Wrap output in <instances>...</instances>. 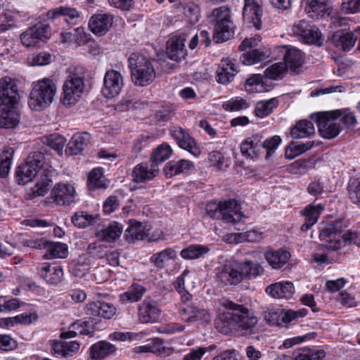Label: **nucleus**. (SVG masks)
I'll return each mask as SVG.
<instances>
[{
	"mask_svg": "<svg viewBox=\"0 0 360 360\" xmlns=\"http://www.w3.org/2000/svg\"><path fill=\"white\" fill-rule=\"evenodd\" d=\"M45 163V157L41 152H33L29 154L25 163L18 167L17 181L20 184L30 182L42 171Z\"/></svg>",
	"mask_w": 360,
	"mask_h": 360,
	"instance_id": "6",
	"label": "nucleus"
},
{
	"mask_svg": "<svg viewBox=\"0 0 360 360\" xmlns=\"http://www.w3.org/2000/svg\"><path fill=\"white\" fill-rule=\"evenodd\" d=\"M210 19V22L214 25L213 41L215 43H222L233 36L235 26L228 6H222L213 9Z\"/></svg>",
	"mask_w": 360,
	"mask_h": 360,
	"instance_id": "4",
	"label": "nucleus"
},
{
	"mask_svg": "<svg viewBox=\"0 0 360 360\" xmlns=\"http://www.w3.org/2000/svg\"><path fill=\"white\" fill-rule=\"evenodd\" d=\"M238 72V68L235 63L229 59H222L217 70V81L222 84H226L233 81Z\"/></svg>",
	"mask_w": 360,
	"mask_h": 360,
	"instance_id": "21",
	"label": "nucleus"
},
{
	"mask_svg": "<svg viewBox=\"0 0 360 360\" xmlns=\"http://www.w3.org/2000/svg\"><path fill=\"white\" fill-rule=\"evenodd\" d=\"M268 56L269 53L267 52L262 51L258 49H252L243 53L240 56V60L245 65H252L264 60Z\"/></svg>",
	"mask_w": 360,
	"mask_h": 360,
	"instance_id": "47",
	"label": "nucleus"
},
{
	"mask_svg": "<svg viewBox=\"0 0 360 360\" xmlns=\"http://www.w3.org/2000/svg\"><path fill=\"white\" fill-rule=\"evenodd\" d=\"M75 198V189L70 184H57L51 192V200L58 205H69Z\"/></svg>",
	"mask_w": 360,
	"mask_h": 360,
	"instance_id": "12",
	"label": "nucleus"
},
{
	"mask_svg": "<svg viewBox=\"0 0 360 360\" xmlns=\"http://www.w3.org/2000/svg\"><path fill=\"white\" fill-rule=\"evenodd\" d=\"M210 251V248L202 245H191L183 249L180 255L184 259H196L203 257Z\"/></svg>",
	"mask_w": 360,
	"mask_h": 360,
	"instance_id": "42",
	"label": "nucleus"
},
{
	"mask_svg": "<svg viewBox=\"0 0 360 360\" xmlns=\"http://www.w3.org/2000/svg\"><path fill=\"white\" fill-rule=\"evenodd\" d=\"M54 174V170L51 167H45L42 171L39 172L40 176L39 179L37 180L33 193L35 195L41 196L44 195L51 186L52 183V176Z\"/></svg>",
	"mask_w": 360,
	"mask_h": 360,
	"instance_id": "30",
	"label": "nucleus"
},
{
	"mask_svg": "<svg viewBox=\"0 0 360 360\" xmlns=\"http://www.w3.org/2000/svg\"><path fill=\"white\" fill-rule=\"evenodd\" d=\"M123 84L122 76L118 71L108 70L104 77L101 92L104 97L112 98L120 93Z\"/></svg>",
	"mask_w": 360,
	"mask_h": 360,
	"instance_id": "11",
	"label": "nucleus"
},
{
	"mask_svg": "<svg viewBox=\"0 0 360 360\" xmlns=\"http://www.w3.org/2000/svg\"><path fill=\"white\" fill-rule=\"evenodd\" d=\"M127 232L132 239L144 240L149 235V229L138 221L130 220V225L127 228Z\"/></svg>",
	"mask_w": 360,
	"mask_h": 360,
	"instance_id": "44",
	"label": "nucleus"
},
{
	"mask_svg": "<svg viewBox=\"0 0 360 360\" xmlns=\"http://www.w3.org/2000/svg\"><path fill=\"white\" fill-rule=\"evenodd\" d=\"M218 280L226 285H237L242 281L240 262H231L218 269Z\"/></svg>",
	"mask_w": 360,
	"mask_h": 360,
	"instance_id": "13",
	"label": "nucleus"
},
{
	"mask_svg": "<svg viewBox=\"0 0 360 360\" xmlns=\"http://www.w3.org/2000/svg\"><path fill=\"white\" fill-rule=\"evenodd\" d=\"M56 85L49 78L32 83L28 105L34 110H41L51 105L56 93Z\"/></svg>",
	"mask_w": 360,
	"mask_h": 360,
	"instance_id": "3",
	"label": "nucleus"
},
{
	"mask_svg": "<svg viewBox=\"0 0 360 360\" xmlns=\"http://www.w3.org/2000/svg\"><path fill=\"white\" fill-rule=\"evenodd\" d=\"M247 102L242 98L236 97L224 103L223 108L227 111H237L248 108Z\"/></svg>",
	"mask_w": 360,
	"mask_h": 360,
	"instance_id": "62",
	"label": "nucleus"
},
{
	"mask_svg": "<svg viewBox=\"0 0 360 360\" xmlns=\"http://www.w3.org/2000/svg\"><path fill=\"white\" fill-rule=\"evenodd\" d=\"M177 258V251L172 248H167L153 254L150 262L158 269H164L169 261H175Z\"/></svg>",
	"mask_w": 360,
	"mask_h": 360,
	"instance_id": "29",
	"label": "nucleus"
},
{
	"mask_svg": "<svg viewBox=\"0 0 360 360\" xmlns=\"http://www.w3.org/2000/svg\"><path fill=\"white\" fill-rule=\"evenodd\" d=\"M339 111L331 110L316 113L311 115L318 125L320 134L326 139H333L340 133V124L338 119L340 118Z\"/></svg>",
	"mask_w": 360,
	"mask_h": 360,
	"instance_id": "8",
	"label": "nucleus"
},
{
	"mask_svg": "<svg viewBox=\"0 0 360 360\" xmlns=\"http://www.w3.org/2000/svg\"><path fill=\"white\" fill-rule=\"evenodd\" d=\"M245 4L243 10V20L251 24L257 30L262 28V16L263 9L262 0H244Z\"/></svg>",
	"mask_w": 360,
	"mask_h": 360,
	"instance_id": "10",
	"label": "nucleus"
},
{
	"mask_svg": "<svg viewBox=\"0 0 360 360\" xmlns=\"http://www.w3.org/2000/svg\"><path fill=\"white\" fill-rule=\"evenodd\" d=\"M112 22L113 16L111 14L98 13L91 16L89 27L94 34L103 36L108 32Z\"/></svg>",
	"mask_w": 360,
	"mask_h": 360,
	"instance_id": "16",
	"label": "nucleus"
},
{
	"mask_svg": "<svg viewBox=\"0 0 360 360\" xmlns=\"http://www.w3.org/2000/svg\"><path fill=\"white\" fill-rule=\"evenodd\" d=\"M105 252V247L100 242L91 243L87 247L88 254L96 258H103Z\"/></svg>",
	"mask_w": 360,
	"mask_h": 360,
	"instance_id": "64",
	"label": "nucleus"
},
{
	"mask_svg": "<svg viewBox=\"0 0 360 360\" xmlns=\"http://www.w3.org/2000/svg\"><path fill=\"white\" fill-rule=\"evenodd\" d=\"M88 182L89 189L91 190L105 187L101 170L100 169H93L89 175Z\"/></svg>",
	"mask_w": 360,
	"mask_h": 360,
	"instance_id": "58",
	"label": "nucleus"
},
{
	"mask_svg": "<svg viewBox=\"0 0 360 360\" xmlns=\"http://www.w3.org/2000/svg\"><path fill=\"white\" fill-rule=\"evenodd\" d=\"M79 16V13L75 8L68 6L57 7L46 13L48 19L54 20L63 17L64 20L68 24H76Z\"/></svg>",
	"mask_w": 360,
	"mask_h": 360,
	"instance_id": "27",
	"label": "nucleus"
},
{
	"mask_svg": "<svg viewBox=\"0 0 360 360\" xmlns=\"http://www.w3.org/2000/svg\"><path fill=\"white\" fill-rule=\"evenodd\" d=\"M324 210V205L322 204L309 205L303 210V215L305 217V222L302 224L301 229L307 231L316 223L319 215Z\"/></svg>",
	"mask_w": 360,
	"mask_h": 360,
	"instance_id": "32",
	"label": "nucleus"
},
{
	"mask_svg": "<svg viewBox=\"0 0 360 360\" xmlns=\"http://www.w3.org/2000/svg\"><path fill=\"white\" fill-rule=\"evenodd\" d=\"M302 40L307 44H314L318 46L322 44L321 33L318 27L311 25L309 23L304 35L302 37Z\"/></svg>",
	"mask_w": 360,
	"mask_h": 360,
	"instance_id": "55",
	"label": "nucleus"
},
{
	"mask_svg": "<svg viewBox=\"0 0 360 360\" xmlns=\"http://www.w3.org/2000/svg\"><path fill=\"white\" fill-rule=\"evenodd\" d=\"M307 314V310L305 309H300L296 311L291 309L286 311L282 310L281 321L285 323H289L295 321L298 318L305 316Z\"/></svg>",
	"mask_w": 360,
	"mask_h": 360,
	"instance_id": "61",
	"label": "nucleus"
},
{
	"mask_svg": "<svg viewBox=\"0 0 360 360\" xmlns=\"http://www.w3.org/2000/svg\"><path fill=\"white\" fill-rule=\"evenodd\" d=\"M51 37V29L49 24L38 22L22 32L20 35V40L23 46L35 48L49 40Z\"/></svg>",
	"mask_w": 360,
	"mask_h": 360,
	"instance_id": "7",
	"label": "nucleus"
},
{
	"mask_svg": "<svg viewBox=\"0 0 360 360\" xmlns=\"http://www.w3.org/2000/svg\"><path fill=\"white\" fill-rule=\"evenodd\" d=\"M84 76L82 73L72 72L63 84V103L70 105L77 101L84 89Z\"/></svg>",
	"mask_w": 360,
	"mask_h": 360,
	"instance_id": "9",
	"label": "nucleus"
},
{
	"mask_svg": "<svg viewBox=\"0 0 360 360\" xmlns=\"http://www.w3.org/2000/svg\"><path fill=\"white\" fill-rule=\"evenodd\" d=\"M158 172L159 170L153 166L149 167L146 163H141L134 167L132 176L134 181L142 183L153 179Z\"/></svg>",
	"mask_w": 360,
	"mask_h": 360,
	"instance_id": "34",
	"label": "nucleus"
},
{
	"mask_svg": "<svg viewBox=\"0 0 360 360\" xmlns=\"http://www.w3.org/2000/svg\"><path fill=\"white\" fill-rule=\"evenodd\" d=\"M240 270L242 281L245 278H255L263 273L262 266L259 263L250 260L240 262Z\"/></svg>",
	"mask_w": 360,
	"mask_h": 360,
	"instance_id": "37",
	"label": "nucleus"
},
{
	"mask_svg": "<svg viewBox=\"0 0 360 360\" xmlns=\"http://www.w3.org/2000/svg\"><path fill=\"white\" fill-rule=\"evenodd\" d=\"M245 216L240 212V207L235 200L222 202V220L226 223H236Z\"/></svg>",
	"mask_w": 360,
	"mask_h": 360,
	"instance_id": "23",
	"label": "nucleus"
},
{
	"mask_svg": "<svg viewBox=\"0 0 360 360\" xmlns=\"http://www.w3.org/2000/svg\"><path fill=\"white\" fill-rule=\"evenodd\" d=\"M38 274L47 283L56 285L62 281L63 271L60 266L44 264L38 268Z\"/></svg>",
	"mask_w": 360,
	"mask_h": 360,
	"instance_id": "25",
	"label": "nucleus"
},
{
	"mask_svg": "<svg viewBox=\"0 0 360 360\" xmlns=\"http://www.w3.org/2000/svg\"><path fill=\"white\" fill-rule=\"evenodd\" d=\"M223 306L229 310L225 314V319L230 320L237 330L244 335H255L257 333L258 318L248 307L229 300L225 301Z\"/></svg>",
	"mask_w": 360,
	"mask_h": 360,
	"instance_id": "1",
	"label": "nucleus"
},
{
	"mask_svg": "<svg viewBox=\"0 0 360 360\" xmlns=\"http://www.w3.org/2000/svg\"><path fill=\"white\" fill-rule=\"evenodd\" d=\"M128 61L131 79L136 85L147 86L154 80L155 71L150 60L146 56L139 53H133Z\"/></svg>",
	"mask_w": 360,
	"mask_h": 360,
	"instance_id": "5",
	"label": "nucleus"
},
{
	"mask_svg": "<svg viewBox=\"0 0 360 360\" xmlns=\"http://www.w3.org/2000/svg\"><path fill=\"white\" fill-rule=\"evenodd\" d=\"M70 328L69 331L61 333V338H72L77 334L92 335L95 330V324L93 320L89 319L88 321L75 322L70 326Z\"/></svg>",
	"mask_w": 360,
	"mask_h": 360,
	"instance_id": "24",
	"label": "nucleus"
},
{
	"mask_svg": "<svg viewBox=\"0 0 360 360\" xmlns=\"http://www.w3.org/2000/svg\"><path fill=\"white\" fill-rule=\"evenodd\" d=\"M53 58L49 52L41 51L31 54L27 58V63L32 66H44L50 64Z\"/></svg>",
	"mask_w": 360,
	"mask_h": 360,
	"instance_id": "50",
	"label": "nucleus"
},
{
	"mask_svg": "<svg viewBox=\"0 0 360 360\" xmlns=\"http://www.w3.org/2000/svg\"><path fill=\"white\" fill-rule=\"evenodd\" d=\"M186 37L184 35H179L172 38L167 42V55L173 60L180 61L185 58L187 51L185 48Z\"/></svg>",
	"mask_w": 360,
	"mask_h": 360,
	"instance_id": "19",
	"label": "nucleus"
},
{
	"mask_svg": "<svg viewBox=\"0 0 360 360\" xmlns=\"http://www.w3.org/2000/svg\"><path fill=\"white\" fill-rule=\"evenodd\" d=\"M358 38V32H344L338 31L331 36V41L334 46L344 51H349L355 44Z\"/></svg>",
	"mask_w": 360,
	"mask_h": 360,
	"instance_id": "22",
	"label": "nucleus"
},
{
	"mask_svg": "<svg viewBox=\"0 0 360 360\" xmlns=\"http://www.w3.org/2000/svg\"><path fill=\"white\" fill-rule=\"evenodd\" d=\"M172 150L167 143H162L155 148L150 158L153 163L159 164L167 160L172 155Z\"/></svg>",
	"mask_w": 360,
	"mask_h": 360,
	"instance_id": "52",
	"label": "nucleus"
},
{
	"mask_svg": "<svg viewBox=\"0 0 360 360\" xmlns=\"http://www.w3.org/2000/svg\"><path fill=\"white\" fill-rule=\"evenodd\" d=\"M315 129L311 122L301 120L291 129V136L294 139H304L314 134Z\"/></svg>",
	"mask_w": 360,
	"mask_h": 360,
	"instance_id": "41",
	"label": "nucleus"
},
{
	"mask_svg": "<svg viewBox=\"0 0 360 360\" xmlns=\"http://www.w3.org/2000/svg\"><path fill=\"white\" fill-rule=\"evenodd\" d=\"M44 143L60 153L65 145L66 139L61 135L53 134L46 136Z\"/></svg>",
	"mask_w": 360,
	"mask_h": 360,
	"instance_id": "57",
	"label": "nucleus"
},
{
	"mask_svg": "<svg viewBox=\"0 0 360 360\" xmlns=\"http://www.w3.org/2000/svg\"><path fill=\"white\" fill-rule=\"evenodd\" d=\"M314 145L313 141H307L306 143L290 144L285 150V155L286 158L293 159L295 157L309 150Z\"/></svg>",
	"mask_w": 360,
	"mask_h": 360,
	"instance_id": "49",
	"label": "nucleus"
},
{
	"mask_svg": "<svg viewBox=\"0 0 360 360\" xmlns=\"http://www.w3.org/2000/svg\"><path fill=\"white\" fill-rule=\"evenodd\" d=\"M145 289L139 285H131L127 292L120 295V297L123 302H134L141 299Z\"/></svg>",
	"mask_w": 360,
	"mask_h": 360,
	"instance_id": "48",
	"label": "nucleus"
},
{
	"mask_svg": "<svg viewBox=\"0 0 360 360\" xmlns=\"http://www.w3.org/2000/svg\"><path fill=\"white\" fill-rule=\"evenodd\" d=\"M116 350L115 345L106 341H99L91 347V355L93 359L105 358Z\"/></svg>",
	"mask_w": 360,
	"mask_h": 360,
	"instance_id": "39",
	"label": "nucleus"
},
{
	"mask_svg": "<svg viewBox=\"0 0 360 360\" xmlns=\"http://www.w3.org/2000/svg\"><path fill=\"white\" fill-rule=\"evenodd\" d=\"M45 249L46 252L44 255V258L46 259L65 258L68 255L67 245L62 243H49L47 241Z\"/></svg>",
	"mask_w": 360,
	"mask_h": 360,
	"instance_id": "38",
	"label": "nucleus"
},
{
	"mask_svg": "<svg viewBox=\"0 0 360 360\" xmlns=\"http://www.w3.org/2000/svg\"><path fill=\"white\" fill-rule=\"evenodd\" d=\"M94 221V217L86 212H77L72 217V222L79 228H85Z\"/></svg>",
	"mask_w": 360,
	"mask_h": 360,
	"instance_id": "56",
	"label": "nucleus"
},
{
	"mask_svg": "<svg viewBox=\"0 0 360 360\" xmlns=\"http://www.w3.org/2000/svg\"><path fill=\"white\" fill-rule=\"evenodd\" d=\"M293 355L295 360H322L326 356V352L323 349L303 347L295 351Z\"/></svg>",
	"mask_w": 360,
	"mask_h": 360,
	"instance_id": "40",
	"label": "nucleus"
},
{
	"mask_svg": "<svg viewBox=\"0 0 360 360\" xmlns=\"http://www.w3.org/2000/svg\"><path fill=\"white\" fill-rule=\"evenodd\" d=\"M290 257V252L284 250H269L265 253V259L273 269L281 268Z\"/></svg>",
	"mask_w": 360,
	"mask_h": 360,
	"instance_id": "35",
	"label": "nucleus"
},
{
	"mask_svg": "<svg viewBox=\"0 0 360 360\" xmlns=\"http://www.w3.org/2000/svg\"><path fill=\"white\" fill-rule=\"evenodd\" d=\"M17 27V20L11 11L0 14V34Z\"/></svg>",
	"mask_w": 360,
	"mask_h": 360,
	"instance_id": "54",
	"label": "nucleus"
},
{
	"mask_svg": "<svg viewBox=\"0 0 360 360\" xmlns=\"http://www.w3.org/2000/svg\"><path fill=\"white\" fill-rule=\"evenodd\" d=\"M262 232L255 229H252L243 233L234 234L233 236H231V237H234V241L236 243H240L243 240L257 242L262 238Z\"/></svg>",
	"mask_w": 360,
	"mask_h": 360,
	"instance_id": "59",
	"label": "nucleus"
},
{
	"mask_svg": "<svg viewBox=\"0 0 360 360\" xmlns=\"http://www.w3.org/2000/svg\"><path fill=\"white\" fill-rule=\"evenodd\" d=\"M343 221L341 219L322 224L319 228V237L321 240L328 242L329 248L333 250L340 249L342 244L360 246V233L347 231L341 235Z\"/></svg>",
	"mask_w": 360,
	"mask_h": 360,
	"instance_id": "2",
	"label": "nucleus"
},
{
	"mask_svg": "<svg viewBox=\"0 0 360 360\" xmlns=\"http://www.w3.org/2000/svg\"><path fill=\"white\" fill-rule=\"evenodd\" d=\"M188 273L185 270L181 276L176 278L174 283L175 290L181 295V301L184 304L188 303L191 299L192 295L185 288V276Z\"/></svg>",
	"mask_w": 360,
	"mask_h": 360,
	"instance_id": "51",
	"label": "nucleus"
},
{
	"mask_svg": "<svg viewBox=\"0 0 360 360\" xmlns=\"http://www.w3.org/2000/svg\"><path fill=\"white\" fill-rule=\"evenodd\" d=\"M348 194L351 201L360 207V179H354L349 182Z\"/></svg>",
	"mask_w": 360,
	"mask_h": 360,
	"instance_id": "60",
	"label": "nucleus"
},
{
	"mask_svg": "<svg viewBox=\"0 0 360 360\" xmlns=\"http://www.w3.org/2000/svg\"><path fill=\"white\" fill-rule=\"evenodd\" d=\"M14 150L6 147L0 153V177H6L10 172Z\"/></svg>",
	"mask_w": 360,
	"mask_h": 360,
	"instance_id": "45",
	"label": "nucleus"
},
{
	"mask_svg": "<svg viewBox=\"0 0 360 360\" xmlns=\"http://www.w3.org/2000/svg\"><path fill=\"white\" fill-rule=\"evenodd\" d=\"M171 134L180 148L188 151L195 157L200 154V150L195 140L184 129H175Z\"/></svg>",
	"mask_w": 360,
	"mask_h": 360,
	"instance_id": "18",
	"label": "nucleus"
},
{
	"mask_svg": "<svg viewBox=\"0 0 360 360\" xmlns=\"http://www.w3.org/2000/svg\"><path fill=\"white\" fill-rule=\"evenodd\" d=\"M281 142V139L279 136H274L261 143V148H265L267 150L266 158L271 156V151L276 150Z\"/></svg>",
	"mask_w": 360,
	"mask_h": 360,
	"instance_id": "63",
	"label": "nucleus"
},
{
	"mask_svg": "<svg viewBox=\"0 0 360 360\" xmlns=\"http://www.w3.org/2000/svg\"><path fill=\"white\" fill-rule=\"evenodd\" d=\"M160 312L156 302L144 300L139 308V318L141 323H154L158 320Z\"/></svg>",
	"mask_w": 360,
	"mask_h": 360,
	"instance_id": "20",
	"label": "nucleus"
},
{
	"mask_svg": "<svg viewBox=\"0 0 360 360\" xmlns=\"http://www.w3.org/2000/svg\"><path fill=\"white\" fill-rule=\"evenodd\" d=\"M294 291V285L289 281L277 282L266 288V292L276 299L289 298L292 295Z\"/></svg>",
	"mask_w": 360,
	"mask_h": 360,
	"instance_id": "28",
	"label": "nucleus"
},
{
	"mask_svg": "<svg viewBox=\"0 0 360 360\" xmlns=\"http://www.w3.org/2000/svg\"><path fill=\"white\" fill-rule=\"evenodd\" d=\"M261 141L257 136H252L243 141L240 145V151L247 157L255 158L260 153Z\"/></svg>",
	"mask_w": 360,
	"mask_h": 360,
	"instance_id": "36",
	"label": "nucleus"
},
{
	"mask_svg": "<svg viewBox=\"0 0 360 360\" xmlns=\"http://www.w3.org/2000/svg\"><path fill=\"white\" fill-rule=\"evenodd\" d=\"M18 103L0 101V128L12 129L20 120L15 107Z\"/></svg>",
	"mask_w": 360,
	"mask_h": 360,
	"instance_id": "15",
	"label": "nucleus"
},
{
	"mask_svg": "<svg viewBox=\"0 0 360 360\" xmlns=\"http://www.w3.org/2000/svg\"><path fill=\"white\" fill-rule=\"evenodd\" d=\"M304 10L311 18L319 19L320 17L328 14V0H310L307 1Z\"/></svg>",
	"mask_w": 360,
	"mask_h": 360,
	"instance_id": "31",
	"label": "nucleus"
},
{
	"mask_svg": "<svg viewBox=\"0 0 360 360\" xmlns=\"http://www.w3.org/2000/svg\"><path fill=\"white\" fill-rule=\"evenodd\" d=\"M122 226L116 221H112L108 225L98 228L96 236L101 240L111 243L119 238L122 232Z\"/></svg>",
	"mask_w": 360,
	"mask_h": 360,
	"instance_id": "26",
	"label": "nucleus"
},
{
	"mask_svg": "<svg viewBox=\"0 0 360 360\" xmlns=\"http://www.w3.org/2000/svg\"><path fill=\"white\" fill-rule=\"evenodd\" d=\"M287 72L286 66L283 63H276L264 71L265 77L270 79H281Z\"/></svg>",
	"mask_w": 360,
	"mask_h": 360,
	"instance_id": "53",
	"label": "nucleus"
},
{
	"mask_svg": "<svg viewBox=\"0 0 360 360\" xmlns=\"http://www.w3.org/2000/svg\"><path fill=\"white\" fill-rule=\"evenodd\" d=\"M278 105L276 98L259 101L255 108V115L259 117H264L271 114Z\"/></svg>",
	"mask_w": 360,
	"mask_h": 360,
	"instance_id": "46",
	"label": "nucleus"
},
{
	"mask_svg": "<svg viewBox=\"0 0 360 360\" xmlns=\"http://www.w3.org/2000/svg\"><path fill=\"white\" fill-rule=\"evenodd\" d=\"M281 49L286 69L289 68L292 74H300L302 70L304 63L302 53L299 49L291 46H283L281 47Z\"/></svg>",
	"mask_w": 360,
	"mask_h": 360,
	"instance_id": "14",
	"label": "nucleus"
},
{
	"mask_svg": "<svg viewBox=\"0 0 360 360\" xmlns=\"http://www.w3.org/2000/svg\"><path fill=\"white\" fill-rule=\"evenodd\" d=\"M89 141V135L87 133L75 134L65 149L66 154L69 155H77L87 146Z\"/></svg>",
	"mask_w": 360,
	"mask_h": 360,
	"instance_id": "33",
	"label": "nucleus"
},
{
	"mask_svg": "<svg viewBox=\"0 0 360 360\" xmlns=\"http://www.w3.org/2000/svg\"><path fill=\"white\" fill-rule=\"evenodd\" d=\"M20 98L16 81L10 77L0 79V101L18 103Z\"/></svg>",
	"mask_w": 360,
	"mask_h": 360,
	"instance_id": "17",
	"label": "nucleus"
},
{
	"mask_svg": "<svg viewBox=\"0 0 360 360\" xmlns=\"http://www.w3.org/2000/svg\"><path fill=\"white\" fill-rule=\"evenodd\" d=\"M180 5L183 13L191 25H194L199 21L200 11L198 4L190 1Z\"/></svg>",
	"mask_w": 360,
	"mask_h": 360,
	"instance_id": "43",
	"label": "nucleus"
}]
</instances>
